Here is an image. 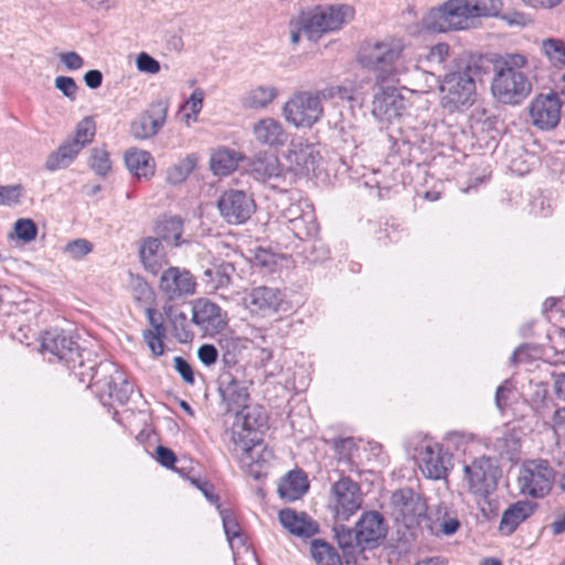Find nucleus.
<instances>
[{
	"label": "nucleus",
	"instance_id": "1",
	"mask_svg": "<svg viewBox=\"0 0 565 565\" xmlns=\"http://www.w3.org/2000/svg\"><path fill=\"white\" fill-rule=\"evenodd\" d=\"M41 348L74 370L79 382L87 383L88 387L94 388L103 405H111L113 402L124 405L130 398L134 385L120 367L111 361L92 362L86 365V351L79 348L71 333L57 328L50 329L41 337Z\"/></svg>",
	"mask_w": 565,
	"mask_h": 565
},
{
	"label": "nucleus",
	"instance_id": "2",
	"mask_svg": "<svg viewBox=\"0 0 565 565\" xmlns=\"http://www.w3.org/2000/svg\"><path fill=\"white\" fill-rule=\"evenodd\" d=\"M404 49V41L394 36L367 40L360 45L356 61L363 68L372 72L376 81H395L404 73L401 64Z\"/></svg>",
	"mask_w": 565,
	"mask_h": 565
},
{
	"label": "nucleus",
	"instance_id": "3",
	"mask_svg": "<svg viewBox=\"0 0 565 565\" xmlns=\"http://www.w3.org/2000/svg\"><path fill=\"white\" fill-rule=\"evenodd\" d=\"M350 4H318L299 14V24L303 35L312 42L319 41L324 34L337 32L354 17Z\"/></svg>",
	"mask_w": 565,
	"mask_h": 565
},
{
	"label": "nucleus",
	"instance_id": "4",
	"mask_svg": "<svg viewBox=\"0 0 565 565\" xmlns=\"http://www.w3.org/2000/svg\"><path fill=\"white\" fill-rule=\"evenodd\" d=\"M476 65H466L463 70L450 72L440 84V104L449 113L471 107L476 100Z\"/></svg>",
	"mask_w": 565,
	"mask_h": 565
},
{
	"label": "nucleus",
	"instance_id": "5",
	"mask_svg": "<svg viewBox=\"0 0 565 565\" xmlns=\"http://www.w3.org/2000/svg\"><path fill=\"white\" fill-rule=\"evenodd\" d=\"M96 134L93 117L87 116L77 122L74 135L63 141L56 150L52 151L44 163L47 171L54 172L68 168L79 152L89 145Z\"/></svg>",
	"mask_w": 565,
	"mask_h": 565
},
{
	"label": "nucleus",
	"instance_id": "6",
	"mask_svg": "<svg viewBox=\"0 0 565 565\" xmlns=\"http://www.w3.org/2000/svg\"><path fill=\"white\" fill-rule=\"evenodd\" d=\"M555 478L556 471L548 460L527 459L520 466L518 487L522 495L542 499L552 490Z\"/></svg>",
	"mask_w": 565,
	"mask_h": 565
},
{
	"label": "nucleus",
	"instance_id": "7",
	"mask_svg": "<svg viewBox=\"0 0 565 565\" xmlns=\"http://www.w3.org/2000/svg\"><path fill=\"white\" fill-rule=\"evenodd\" d=\"M387 527L383 515L377 511L364 512L353 529L338 534L342 548L358 547L361 551L376 547L385 539Z\"/></svg>",
	"mask_w": 565,
	"mask_h": 565
},
{
	"label": "nucleus",
	"instance_id": "8",
	"mask_svg": "<svg viewBox=\"0 0 565 565\" xmlns=\"http://www.w3.org/2000/svg\"><path fill=\"white\" fill-rule=\"evenodd\" d=\"M532 84L522 71L495 68L491 83L493 97L504 105H519L531 93Z\"/></svg>",
	"mask_w": 565,
	"mask_h": 565
},
{
	"label": "nucleus",
	"instance_id": "9",
	"mask_svg": "<svg viewBox=\"0 0 565 565\" xmlns=\"http://www.w3.org/2000/svg\"><path fill=\"white\" fill-rule=\"evenodd\" d=\"M217 385L221 407L225 413L236 412L248 404L253 380L247 377L244 369L222 371Z\"/></svg>",
	"mask_w": 565,
	"mask_h": 565
},
{
	"label": "nucleus",
	"instance_id": "10",
	"mask_svg": "<svg viewBox=\"0 0 565 565\" xmlns=\"http://www.w3.org/2000/svg\"><path fill=\"white\" fill-rule=\"evenodd\" d=\"M282 115L297 128H311L321 119L323 107L319 96L311 92H299L285 103Z\"/></svg>",
	"mask_w": 565,
	"mask_h": 565
},
{
	"label": "nucleus",
	"instance_id": "11",
	"mask_svg": "<svg viewBox=\"0 0 565 565\" xmlns=\"http://www.w3.org/2000/svg\"><path fill=\"white\" fill-rule=\"evenodd\" d=\"M363 499L358 482L341 477L332 483L329 493V508L339 521H348L362 505Z\"/></svg>",
	"mask_w": 565,
	"mask_h": 565
},
{
	"label": "nucleus",
	"instance_id": "12",
	"mask_svg": "<svg viewBox=\"0 0 565 565\" xmlns=\"http://www.w3.org/2000/svg\"><path fill=\"white\" fill-rule=\"evenodd\" d=\"M281 222L301 242L313 238L319 231L315 209L306 200L294 202L284 209Z\"/></svg>",
	"mask_w": 565,
	"mask_h": 565
},
{
	"label": "nucleus",
	"instance_id": "13",
	"mask_svg": "<svg viewBox=\"0 0 565 565\" xmlns=\"http://www.w3.org/2000/svg\"><path fill=\"white\" fill-rule=\"evenodd\" d=\"M236 422L232 427V441L236 447H246L257 441L259 431L267 426V415L258 405L241 407L236 411Z\"/></svg>",
	"mask_w": 565,
	"mask_h": 565
},
{
	"label": "nucleus",
	"instance_id": "14",
	"mask_svg": "<svg viewBox=\"0 0 565 565\" xmlns=\"http://www.w3.org/2000/svg\"><path fill=\"white\" fill-rule=\"evenodd\" d=\"M465 479L469 490L478 497L486 498L497 488L501 471L489 457L476 458L470 465L465 466Z\"/></svg>",
	"mask_w": 565,
	"mask_h": 565
},
{
	"label": "nucleus",
	"instance_id": "15",
	"mask_svg": "<svg viewBox=\"0 0 565 565\" xmlns=\"http://www.w3.org/2000/svg\"><path fill=\"white\" fill-rule=\"evenodd\" d=\"M418 467L431 480L446 479L452 467V455L438 443L426 440L418 448Z\"/></svg>",
	"mask_w": 565,
	"mask_h": 565
},
{
	"label": "nucleus",
	"instance_id": "16",
	"mask_svg": "<svg viewBox=\"0 0 565 565\" xmlns=\"http://www.w3.org/2000/svg\"><path fill=\"white\" fill-rule=\"evenodd\" d=\"M191 321L204 335L213 337L227 327L228 318L218 305L206 298H199L192 303Z\"/></svg>",
	"mask_w": 565,
	"mask_h": 565
},
{
	"label": "nucleus",
	"instance_id": "17",
	"mask_svg": "<svg viewBox=\"0 0 565 565\" xmlns=\"http://www.w3.org/2000/svg\"><path fill=\"white\" fill-rule=\"evenodd\" d=\"M248 173L257 181L279 189L285 182L286 173L279 158L267 151H259L248 159Z\"/></svg>",
	"mask_w": 565,
	"mask_h": 565
},
{
	"label": "nucleus",
	"instance_id": "18",
	"mask_svg": "<svg viewBox=\"0 0 565 565\" xmlns=\"http://www.w3.org/2000/svg\"><path fill=\"white\" fill-rule=\"evenodd\" d=\"M221 216L228 224L245 223L255 211L254 200L241 190L225 191L217 200Z\"/></svg>",
	"mask_w": 565,
	"mask_h": 565
},
{
	"label": "nucleus",
	"instance_id": "19",
	"mask_svg": "<svg viewBox=\"0 0 565 565\" xmlns=\"http://www.w3.org/2000/svg\"><path fill=\"white\" fill-rule=\"evenodd\" d=\"M407 99L393 86L381 87L372 100V114L380 121L393 122L407 109Z\"/></svg>",
	"mask_w": 565,
	"mask_h": 565
},
{
	"label": "nucleus",
	"instance_id": "20",
	"mask_svg": "<svg viewBox=\"0 0 565 565\" xmlns=\"http://www.w3.org/2000/svg\"><path fill=\"white\" fill-rule=\"evenodd\" d=\"M196 282L185 268L170 266L161 274L159 289L169 300H179L195 294Z\"/></svg>",
	"mask_w": 565,
	"mask_h": 565
},
{
	"label": "nucleus",
	"instance_id": "21",
	"mask_svg": "<svg viewBox=\"0 0 565 565\" xmlns=\"http://www.w3.org/2000/svg\"><path fill=\"white\" fill-rule=\"evenodd\" d=\"M168 109L169 103L166 99L151 103L149 108L131 122V135L140 140L156 136L166 124Z\"/></svg>",
	"mask_w": 565,
	"mask_h": 565
},
{
	"label": "nucleus",
	"instance_id": "22",
	"mask_svg": "<svg viewBox=\"0 0 565 565\" xmlns=\"http://www.w3.org/2000/svg\"><path fill=\"white\" fill-rule=\"evenodd\" d=\"M562 102L555 93L536 96L530 105L532 124L541 130L556 127L561 120Z\"/></svg>",
	"mask_w": 565,
	"mask_h": 565
},
{
	"label": "nucleus",
	"instance_id": "23",
	"mask_svg": "<svg viewBox=\"0 0 565 565\" xmlns=\"http://www.w3.org/2000/svg\"><path fill=\"white\" fill-rule=\"evenodd\" d=\"M285 295L279 288L259 286L247 292L244 303L250 313L268 317L280 310Z\"/></svg>",
	"mask_w": 565,
	"mask_h": 565
},
{
	"label": "nucleus",
	"instance_id": "24",
	"mask_svg": "<svg viewBox=\"0 0 565 565\" xmlns=\"http://www.w3.org/2000/svg\"><path fill=\"white\" fill-rule=\"evenodd\" d=\"M252 132L257 143L269 149L282 148L289 140V132L284 124L273 117H264L255 121Z\"/></svg>",
	"mask_w": 565,
	"mask_h": 565
},
{
	"label": "nucleus",
	"instance_id": "25",
	"mask_svg": "<svg viewBox=\"0 0 565 565\" xmlns=\"http://www.w3.org/2000/svg\"><path fill=\"white\" fill-rule=\"evenodd\" d=\"M393 504L398 511L406 526L418 523L426 516V503L422 497L409 488L401 489L393 493Z\"/></svg>",
	"mask_w": 565,
	"mask_h": 565
},
{
	"label": "nucleus",
	"instance_id": "26",
	"mask_svg": "<svg viewBox=\"0 0 565 565\" xmlns=\"http://www.w3.org/2000/svg\"><path fill=\"white\" fill-rule=\"evenodd\" d=\"M217 509L220 511V515L223 522L226 539L233 551V558L235 565H241L238 563L239 548H243V553L245 554L246 558L253 563V565H257L255 553L250 551L249 547L246 545V539L242 533L241 525L237 522L234 513L228 509H221V505H217Z\"/></svg>",
	"mask_w": 565,
	"mask_h": 565
},
{
	"label": "nucleus",
	"instance_id": "27",
	"mask_svg": "<svg viewBox=\"0 0 565 565\" xmlns=\"http://www.w3.org/2000/svg\"><path fill=\"white\" fill-rule=\"evenodd\" d=\"M318 154L313 145L298 138L290 141L286 160L295 166L296 171L308 173L310 170H315Z\"/></svg>",
	"mask_w": 565,
	"mask_h": 565
},
{
	"label": "nucleus",
	"instance_id": "28",
	"mask_svg": "<svg viewBox=\"0 0 565 565\" xmlns=\"http://www.w3.org/2000/svg\"><path fill=\"white\" fill-rule=\"evenodd\" d=\"M246 339L236 335L234 332L222 333L217 340L218 353L221 354L222 371L243 369L237 366L241 354L246 348Z\"/></svg>",
	"mask_w": 565,
	"mask_h": 565
},
{
	"label": "nucleus",
	"instance_id": "29",
	"mask_svg": "<svg viewBox=\"0 0 565 565\" xmlns=\"http://www.w3.org/2000/svg\"><path fill=\"white\" fill-rule=\"evenodd\" d=\"M242 454V461L244 465L249 466L250 472L255 478H259L264 472L263 470L274 459V452L269 449L260 438L257 441H252L246 447H238Z\"/></svg>",
	"mask_w": 565,
	"mask_h": 565
},
{
	"label": "nucleus",
	"instance_id": "30",
	"mask_svg": "<svg viewBox=\"0 0 565 565\" xmlns=\"http://www.w3.org/2000/svg\"><path fill=\"white\" fill-rule=\"evenodd\" d=\"M536 509V503L520 500L509 505L502 513L499 531L503 535H511L518 526L530 518Z\"/></svg>",
	"mask_w": 565,
	"mask_h": 565
},
{
	"label": "nucleus",
	"instance_id": "31",
	"mask_svg": "<svg viewBox=\"0 0 565 565\" xmlns=\"http://www.w3.org/2000/svg\"><path fill=\"white\" fill-rule=\"evenodd\" d=\"M139 257L145 268L153 275L168 264L166 252L159 238L146 237L139 246Z\"/></svg>",
	"mask_w": 565,
	"mask_h": 565
},
{
	"label": "nucleus",
	"instance_id": "32",
	"mask_svg": "<svg viewBox=\"0 0 565 565\" xmlns=\"http://www.w3.org/2000/svg\"><path fill=\"white\" fill-rule=\"evenodd\" d=\"M279 521L290 533L300 537H311L318 532L317 524L307 514H298L290 509L279 512Z\"/></svg>",
	"mask_w": 565,
	"mask_h": 565
},
{
	"label": "nucleus",
	"instance_id": "33",
	"mask_svg": "<svg viewBox=\"0 0 565 565\" xmlns=\"http://www.w3.org/2000/svg\"><path fill=\"white\" fill-rule=\"evenodd\" d=\"M309 482L302 470L289 471L278 484V493L281 499L292 502L300 499L308 490Z\"/></svg>",
	"mask_w": 565,
	"mask_h": 565
},
{
	"label": "nucleus",
	"instance_id": "34",
	"mask_svg": "<svg viewBox=\"0 0 565 565\" xmlns=\"http://www.w3.org/2000/svg\"><path fill=\"white\" fill-rule=\"evenodd\" d=\"M154 232L157 238L172 246H181L185 241L181 239L183 233V220L179 216H162L158 220Z\"/></svg>",
	"mask_w": 565,
	"mask_h": 565
},
{
	"label": "nucleus",
	"instance_id": "35",
	"mask_svg": "<svg viewBox=\"0 0 565 565\" xmlns=\"http://www.w3.org/2000/svg\"><path fill=\"white\" fill-rule=\"evenodd\" d=\"M125 162L137 179H149L154 173L153 158L148 151L131 149L126 152Z\"/></svg>",
	"mask_w": 565,
	"mask_h": 565
},
{
	"label": "nucleus",
	"instance_id": "36",
	"mask_svg": "<svg viewBox=\"0 0 565 565\" xmlns=\"http://www.w3.org/2000/svg\"><path fill=\"white\" fill-rule=\"evenodd\" d=\"M278 96V89L273 85H258L250 88L242 98V104L247 109H264Z\"/></svg>",
	"mask_w": 565,
	"mask_h": 565
},
{
	"label": "nucleus",
	"instance_id": "37",
	"mask_svg": "<svg viewBox=\"0 0 565 565\" xmlns=\"http://www.w3.org/2000/svg\"><path fill=\"white\" fill-rule=\"evenodd\" d=\"M494 449L502 458L509 461L518 459L522 447V433L515 429H505L493 444Z\"/></svg>",
	"mask_w": 565,
	"mask_h": 565
},
{
	"label": "nucleus",
	"instance_id": "38",
	"mask_svg": "<svg viewBox=\"0 0 565 565\" xmlns=\"http://www.w3.org/2000/svg\"><path fill=\"white\" fill-rule=\"evenodd\" d=\"M420 23L424 30L433 33L454 31L452 24L448 18L447 9H444V3L427 11L422 18Z\"/></svg>",
	"mask_w": 565,
	"mask_h": 565
},
{
	"label": "nucleus",
	"instance_id": "39",
	"mask_svg": "<svg viewBox=\"0 0 565 565\" xmlns=\"http://www.w3.org/2000/svg\"><path fill=\"white\" fill-rule=\"evenodd\" d=\"M444 9H447L454 31L469 28L472 17L467 0H448L444 2Z\"/></svg>",
	"mask_w": 565,
	"mask_h": 565
},
{
	"label": "nucleus",
	"instance_id": "40",
	"mask_svg": "<svg viewBox=\"0 0 565 565\" xmlns=\"http://www.w3.org/2000/svg\"><path fill=\"white\" fill-rule=\"evenodd\" d=\"M238 163L237 152L231 149H217L211 157V170L216 175H228Z\"/></svg>",
	"mask_w": 565,
	"mask_h": 565
},
{
	"label": "nucleus",
	"instance_id": "41",
	"mask_svg": "<svg viewBox=\"0 0 565 565\" xmlns=\"http://www.w3.org/2000/svg\"><path fill=\"white\" fill-rule=\"evenodd\" d=\"M310 553L317 565H342L338 551L326 541L312 540Z\"/></svg>",
	"mask_w": 565,
	"mask_h": 565
},
{
	"label": "nucleus",
	"instance_id": "42",
	"mask_svg": "<svg viewBox=\"0 0 565 565\" xmlns=\"http://www.w3.org/2000/svg\"><path fill=\"white\" fill-rule=\"evenodd\" d=\"M300 254L308 263H322L329 258L330 250L324 242L315 236L302 242Z\"/></svg>",
	"mask_w": 565,
	"mask_h": 565
},
{
	"label": "nucleus",
	"instance_id": "43",
	"mask_svg": "<svg viewBox=\"0 0 565 565\" xmlns=\"http://www.w3.org/2000/svg\"><path fill=\"white\" fill-rule=\"evenodd\" d=\"M234 273L235 268L233 264L223 262L214 268L206 269L204 275L209 277L212 288L217 290L230 286Z\"/></svg>",
	"mask_w": 565,
	"mask_h": 565
},
{
	"label": "nucleus",
	"instance_id": "44",
	"mask_svg": "<svg viewBox=\"0 0 565 565\" xmlns=\"http://www.w3.org/2000/svg\"><path fill=\"white\" fill-rule=\"evenodd\" d=\"M450 56V46L445 42L433 45L428 53L418 57V63H428L431 67L445 68Z\"/></svg>",
	"mask_w": 565,
	"mask_h": 565
},
{
	"label": "nucleus",
	"instance_id": "45",
	"mask_svg": "<svg viewBox=\"0 0 565 565\" xmlns=\"http://www.w3.org/2000/svg\"><path fill=\"white\" fill-rule=\"evenodd\" d=\"M174 331V337L181 342H188L192 339V333L188 328L186 315L178 308L170 307L166 310Z\"/></svg>",
	"mask_w": 565,
	"mask_h": 565
},
{
	"label": "nucleus",
	"instance_id": "46",
	"mask_svg": "<svg viewBox=\"0 0 565 565\" xmlns=\"http://www.w3.org/2000/svg\"><path fill=\"white\" fill-rule=\"evenodd\" d=\"M196 166V158L190 154L167 171V181L171 184H180L189 177Z\"/></svg>",
	"mask_w": 565,
	"mask_h": 565
},
{
	"label": "nucleus",
	"instance_id": "47",
	"mask_svg": "<svg viewBox=\"0 0 565 565\" xmlns=\"http://www.w3.org/2000/svg\"><path fill=\"white\" fill-rule=\"evenodd\" d=\"M411 77L414 81L415 87L411 88L417 93H428L434 89L437 85L440 87L441 81L434 72L424 71L419 66H416L411 73Z\"/></svg>",
	"mask_w": 565,
	"mask_h": 565
},
{
	"label": "nucleus",
	"instance_id": "48",
	"mask_svg": "<svg viewBox=\"0 0 565 565\" xmlns=\"http://www.w3.org/2000/svg\"><path fill=\"white\" fill-rule=\"evenodd\" d=\"M356 444L352 437L340 438L334 441V450L340 463L347 466V470L353 472L356 466L352 460L353 452L356 451Z\"/></svg>",
	"mask_w": 565,
	"mask_h": 565
},
{
	"label": "nucleus",
	"instance_id": "49",
	"mask_svg": "<svg viewBox=\"0 0 565 565\" xmlns=\"http://www.w3.org/2000/svg\"><path fill=\"white\" fill-rule=\"evenodd\" d=\"M472 19L499 17L502 10L501 0H467Z\"/></svg>",
	"mask_w": 565,
	"mask_h": 565
},
{
	"label": "nucleus",
	"instance_id": "50",
	"mask_svg": "<svg viewBox=\"0 0 565 565\" xmlns=\"http://www.w3.org/2000/svg\"><path fill=\"white\" fill-rule=\"evenodd\" d=\"M90 169L98 175L105 177L111 169L109 153L105 147L94 148L89 158Z\"/></svg>",
	"mask_w": 565,
	"mask_h": 565
},
{
	"label": "nucleus",
	"instance_id": "51",
	"mask_svg": "<svg viewBox=\"0 0 565 565\" xmlns=\"http://www.w3.org/2000/svg\"><path fill=\"white\" fill-rule=\"evenodd\" d=\"M543 51L555 64L565 65V43L561 40L548 39L543 42ZM565 82V73L563 74Z\"/></svg>",
	"mask_w": 565,
	"mask_h": 565
},
{
	"label": "nucleus",
	"instance_id": "52",
	"mask_svg": "<svg viewBox=\"0 0 565 565\" xmlns=\"http://www.w3.org/2000/svg\"><path fill=\"white\" fill-rule=\"evenodd\" d=\"M93 250V244L85 238H77L68 242L64 253L72 259H82Z\"/></svg>",
	"mask_w": 565,
	"mask_h": 565
},
{
	"label": "nucleus",
	"instance_id": "53",
	"mask_svg": "<svg viewBox=\"0 0 565 565\" xmlns=\"http://www.w3.org/2000/svg\"><path fill=\"white\" fill-rule=\"evenodd\" d=\"M14 233L20 241L29 243L35 239L38 234V226L30 218H19L14 223Z\"/></svg>",
	"mask_w": 565,
	"mask_h": 565
},
{
	"label": "nucleus",
	"instance_id": "54",
	"mask_svg": "<svg viewBox=\"0 0 565 565\" xmlns=\"http://www.w3.org/2000/svg\"><path fill=\"white\" fill-rule=\"evenodd\" d=\"M143 340L147 343L153 355L159 356L164 352L163 339L166 331H151L145 330L142 333Z\"/></svg>",
	"mask_w": 565,
	"mask_h": 565
},
{
	"label": "nucleus",
	"instance_id": "55",
	"mask_svg": "<svg viewBox=\"0 0 565 565\" xmlns=\"http://www.w3.org/2000/svg\"><path fill=\"white\" fill-rule=\"evenodd\" d=\"M23 188L20 184L0 185V205L12 206L20 202Z\"/></svg>",
	"mask_w": 565,
	"mask_h": 565
},
{
	"label": "nucleus",
	"instance_id": "56",
	"mask_svg": "<svg viewBox=\"0 0 565 565\" xmlns=\"http://www.w3.org/2000/svg\"><path fill=\"white\" fill-rule=\"evenodd\" d=\"M55 87L71 102H74L77 96L78 86L73 77L57 76L54 81Z\"/></svg>",
	"mask_w": 565,
	"mask_h": 565
},
{
	"label": "nucleus",
	"instance_id": "57",
	"mask_svg": "<svg viewBox=\"0 0 565 565\" xmlns=\"http://www.w3.org/2000/svg\"><path fill=\"white\" fill-rule=\"evenodd\" d=\"M136 66L139 72L147 74H157L160 72V63L146 52L138 54L136 58Z\"/></svg>",
	"mask_w": 565,
	"mask_h": 565
},
{
	"label": "nucleus",
	"instance_id": "58",
	"mask_svg": "<svg viewBox=\"0 0 565 565\" xmlns=\"http://www.w3.org/2000/svg\"><path fill=\"white\" fill-rule=\"evenodd\" d=\"M342 130L344 141L348 142L350 140L355 147L363 145L370 132L366 127L360 125L350 126L348 130H344V128Z\"/></svg>",
	"mask_w": 565,
	"mask_h": 565
},
{
	"label": "nucleus",
	"instance_id": "59",
	"mask_svg": "<svg viewBox=\"0 0 565 565\" xmlns=\"http://www.w3.org/2000/svg\"><path fill=\"white\" fill-rule=\"evenodd\" d=\"M204 100V90L202 88H195L188 100L185 102V107L191 110V114H188V118H193L196 120L198 115L201 113Z\"/></svg>",
	"mask_w": 565,
	"mask_h": 565
},
{
	"label": "nucleus",
	"instance_id": "60",
	"mask_svg": "<svg viewBox=\"0 0 565 565\" xmlns=\"http://www.w3.org/2000/svg\"><path fill=\"white\" fill-rule=\"evenodd\" d=\"M218 348L214 344H202L198 350V358L207 367L214 365L218 359Z\"/></svg>",
	"mask_w": 565,
	"mask_h": 565
},
{
	"label": "nucleus",
	"instance_id": "61",
	"mask_svg": "<svg viewBox=\"0 0 565 565\" xmlns=\"http://www.w3.org/2000/svg\"><path fill=\"white\" fill-rule=\"evenodd\" d=\"M512 392L513 384L510 380H505L501 385L498 386L494 401L500 412H503L507 408Z\"/></svg>",
	"mask_w": 565,
	"mask_h": 565
},
{
	"label": "nucleus",
	"instance_id": "62",
	"mask_svg": "<svg viewBox=\"0 0 565 565\" xmlns=\"http://www.w3.org/2000/svg\"><path fill=\"white\" fill-rule=\"evenodd\" d=\"M553 429L556 437V445L559 447L565 446V407L555 412Z\"/></svg>",
	"mask_w": 565,
	"mask_h": 565
},
{
	"label": "nucleus",
	"instance_id": "63",
	"mask_svg": "<svg viewBox=\"0 0 565 565\" xmlns=\"http://www.w3.org/2000/svg\"><path fill=\"white\" fill-rule=\"evenodd\" d=\"M401 237L402 231L398 228V226L387 223H385V227L381 230L379 235L376 236L377 241L381 242L383 245L398 242Z\"/></svg>",
	"mask_w": 565,
	"mask_h": 565
},
{
	"label": "nucleus",
	"instance_id": "64",
	"mask_svg": "<svg viewBox=\"0 0 565 565\" xmlns=\"http://www.w3.org/2000/svg\"><path fill=\"white\" fill-rule=\"evenodd\" d=\"M174 367L185 383H188V384L194 383L193 370L185 359H183L182 356H175L174 358Z\"/></svg>",
	"mask_w": 565,
	"mask_h": 565
}]
</instances>
